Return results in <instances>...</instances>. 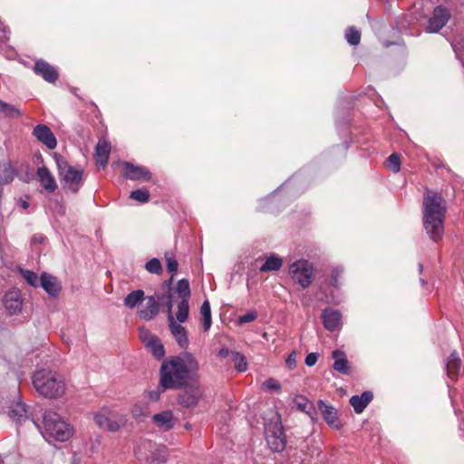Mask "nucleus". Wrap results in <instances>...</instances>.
<instances>
[{
  "label": "nucleus",
  "mask_w": 464,
  "mask_h": 464,
  "mask_svg": "<svg viewBox=\"0 0 464 464\" xmlns=\"http://www.w3.org/2000/svg\"><path fill=\"white\" fill-rule=\"evenodd\" d=\"M198 370V362L189 353L172 356L163 361L160 370V385L163 390L185 387Z\"/></svg>",
  "instance_id": "1"
},
{
  "label": "nucleus",
  "mask_w": 464,
  "mask_h": 464,
  "mask_svg": "<svg viewBox=\"0 0 464 464\" xmlns=\"http://www.w3.org/2000/svg\"><path fill=\"white\" fill-rule=\"evenodd\" d=\"M422 223L428 237L435 243L444 235L447 203L441 193L427 190L423 198Z\"/></svg>",
  "instance_id": "2"
},
{
  "label": "nucleus",
  "mask_w": 464,
  "mask_h": 464,
  "mask_svg": "<svg viewBox=\"0 0 464 464\" xmlns=\"http://www.w3.org/2000/svg\"><path fill=\"white\" fill-rule=\"evenodd\" d=\"M175 293L178 294L180 301L178 304V311L176 313V320L171 317L169 321L170 333L181 349H187L189 344L188 331L180 324L185 323L188 318L190 298V287L187 279L183 278L178 281Z\"/></svg>",
  "instance_id": "3"
},
{
  "label": "nucleus",
  "mask_w": 464,
  "mask_h": 464,
  "mask_svg": "<svg viewBox=\"0 0 464 464\" xmlns=\"http://www.w3.org/2000/svg\"><path fill=\"white\" fill-rule=\"evenodd\" d=\"M33 423L40 430L43 437L46 440H53L57 441L68 440L73 433V430L70 424L65 422L61 416L53 411H46L43 415V428L32 420Z\"/></svg>",
  "instance_id": "4"
},
{
  "label": "nucleus",
  "mask_w": 464,
  "mask_h": 464,
  "mask_svg": "<svg viewBox=\"0 0 464 464\" xmlns=\"http://www.w3.org/2000/svg\"><path fill=\"white\" fill-rule=\"evenodd\" d=\"M33 384L35 390L46 398H58L65 392L63 378L58 373L45 369L34 372Z\"/></svg>",
  "instance_id": "5"
},
{
  "label": "nucleus",
  "mask_w": 464,
  "mask_h": 464,
  "mask_svg": "<svg viewBox=\"0 0 464 464\" xmlns=\"http://www.w3.org/2000/svg\"><path fill=\"white\" fill-rule=\"evenodd\" d=\"M61 183L65 190L77 193L82 186L83 169L81 166L73 167L61 155H53Z\"/></svg>",
  "instance_id": "6"
},
{
  "label": "nucleus",
  "mask_w": 464,
  "mask_h": 464,
  "mask_svg": "<svg viewBox=\"0 0 464 464\" xmlns=\"http://www.w3.org/2000/svg\"><path fill=\"white\" fill-rule=\"evenodd\" d=\"M314 267L312 263L305 259H299L289 266V274L293 280L304 289L308 288L312 284Z\"/></svg>",
  "instance_id": "7"
},
{
  "label": "nucleus",
  "mask_w": 464,
  "mask_h": 464,
  "mask_svg": "<svg viewBox=\"0 0 464 464\" xmlns=\"http://www.w3.org/2000/svg\"><path fill=\"white\" fill-rule=\"evenodd\" d=\"M94 421L99 428L114 432L126 424L127 419L118 411L104 409L95 413Z\"/></svg>",
  "instance_id": "8"
},
{
  "label": "nucleus",
  "mask_w": 464,
  "mask_h": 464,
  "mask_svg": "<svg viewBox=\"0 0 464 464\" xmlns=\"http://www.w3.org/2000/svg\"><path fill=\"white\" fill-rule=\"evenodd\" d=\"M266 439L268 447L275 452H281L286 445L283 425L280 421H270L265 427Z\"/></svg>",
  "instance_id": "9"
},
{
  "label": "nucleus",
  "mask_w": 464,
  "mask_h": 464,
  "mask_svg": "<svg viewBox=\"0 0 464 464\" xmlns=\"http://www.w3.org/2000/svg\"><path fill=\"white\" fill-rule=\"evenodd\" d=\"M450 18V11L442 6H436L433 10L432 16L429 20L426 31L428 33H438L442 29Z\"/></svg>",
  "instance_id": "10"
},
{
  "label": "nucleus",
  "mask_w": 464,
  "mask_h": 464,
  "mask_svg": "<svg viewBox=\"0 0 464 464\" xmlns=\"http://www.w3.org/2000/svg\"><path fill=\"white\" fill-rule=\"evenodd\" d=\"M122 166L125 179L149 181L151 179V173L143 166H136L128 161H124Z\"/></svg>",
  "instance_id": "11"
},
{
  "label": "nucleus",
  "mask_w": 464,
  "mask_h": 464,
  "mask_svg": "<svg viewBox=\"0 0 464 464\" xmlns=\"http://www.w3.org/2000/svg\"><path fill=\"white\" fill-rule=\"evenodd\" d=\"M41 143L45 145L49 150H53L57 146V140L51 129L45 124H37L32 132Z\"/></svg>",
  "instance_id": "12"
},
{
  "label": "nucleus",
  "mask_w": 464,
  "mask_h": 464,
  "mask_svg": "<svg viewBox=\"0 0 464 464\" xmlns=\"http://www.w3.org/2000/svg\"><path fill=\"white\" fill-rule=\"evenodd\" d=\"M147 303L145 306L138 311V315L144 321L152 320L160 312V304L157 295L145 296Z\"/></svg>",
  "instance_id": "13"
},
{
  "label": "nucleus",
  "mask_w": 464,
  "mask_h": 464,
  "mask_svg": "<svg viewBox=\"0 0 464 464\" xmlns=\"http://www.w3.org/2000/svg\"><path fill=\"white\" fill-rule=\"evenodd\" d=\"M318 408L322 412L324 420L326 423L335 430L341 428V423L337 415V411L334 407L326 404L324 401H318Z\"/></svg>",
  "instance_id": "14"
},
{
  "label": "nucleus",
  "mask_w": 464,
  "mask_h": 464,
  "mask_svg": "<svg viewBox=\"0 0 464 464\" xmlns=\"http://www.w3.org/2000/svg\"><path fill=\"white\" fill-rule=\"evenodd\" d=\"M322 320L324 328L328 331H334L342 325L341 313L332 308L323 310Z\"/></svg>",
  "instance_id": "15"
},
{
  "label": "nucleus",
  "mask_w": 464,
  "mask_h": 464,
  "mask_svg": "<svg viewBox=\"0 0 464 464\" xmlns=\"http://www.w3.org/2000/svg\"><path fill=\"white\" fill-rule=\"evenodd\" d=\"M34 71L42 76L46 82L53 83L58 79V72L51 64L44 60H38L34 63Z\"/></svg>",
  "instance_id": "16"
},
{
  "label": "nucleus",
  "mask_w": 464,
  "mask_h": 464,
  "mask_svg": "<svg viewBox=\"0 0 464 464\" xmlns=\"http://www.w3.org/2000/svg\"><path fill=\"white\" fill-rule=\"evenodd\" d=\"M201 396L198 387L186 388L184 392L179 396V403L185 408H192L198 404Z\"/></svg>",
  "instance_id": "17"
},
{
  "label": "nucleus",
  "mask_w": 464,
  "mask_h": 464,
  "mask_svg": "<svg viewBox=\"0 0 464 464\" xmlns=\"http://www.w3.org/2000/svg\"><path fill=\"white\" fill-rule=\"evenodd\" d=\"M461 360L456 351L452 352L445 362V370L449 379L456 381L460 373Z\"/></svg>",
  "instance_id": "18"
},
{
  "label": "nucleus",
  "mask_w": 464,
  "mask_h": 464,
  "mask_svg": "<svg viewBox=\"0 0 464 464\" xmlns=\"http://www.w3.org/2000/svg\"><path fill=\"white\" fill-rule=\"evenodd\" d=\"M39 285H41L51 296H57L61 291V286L58 284L56 277L47 274L46 272L42 273Z\"/></svg>",
  "instance_id": "19"
},
{
  "label": "nucleus",
  "mask_w": 464,
  "mask_h": 464,
  "mask_svg": "<svg viewBox=\"0 0 464 464\" xmlns=\"http://www.w3.org/2000/svg\"><path fill=\"white\" fill-rule=\"evenodd\" d=\"M4 305L9 314L13 315L22 310L23 300L17 292H9L4 297Z\"/></svg>",
  "instance_id": "20"
},
{
  "label": "nucleus",
  "mask_w": 464,
  "mask_h": 464,
  "mask_svg": "<svg viewBox=\"0 0 464 464\" xmlns=\"http://www.w3.org/2000/svg\"><path fill=\"white\" fill-rule=\"evenodd\" d=\"M373 393L370 391L363 392L361 395H353L350 398V404L356 413H362L372 401Z\"/></svg>",
  "instance_id": "21"
},
{
  "label": "nucleus",
  "mask_w": 464,
  "mask_h": 464,
  "mask_svg": "<svg viewBox=\"0 0 464 464\" xmlns=\"http://www.w3.org/2000/svg\"><path fill=\"white\" fill-rule=\"evenodd\" d=\"M153 423L160 430L169 431L174 427L173 413L170 411H165L152 416Z\"/></svg>",
  "instance_id": "22"
},
{
  "label": "nucleus",
  "mask_w": 464,
  "mask_h": 464,
  "mask_svg": "<svg viewBox=\"0 0 464 464\" xmlns=\"http://www.w3.org/2000/svg\"><path fill=\"white\" fill-rule=\"evenodd\" d=\"M334 359L333 369L342 374L347 375L350 372L349 362L344 352L341 350H334L332 353Z\"/></svg>",
  "instance_id": "23"
},
{
  "label": "nucleus",
  "mask_w": 464,
  "mask_h": 464,
  "mask_svg": "<svg viewBox=\"0 0 464 464\" xmlns=\"http://www.w3.org/2000/svg\"><path fill=\"white\" fill-rule=\"evenodd\" d=\"M9 416L16 423H23L28 419L27 406L20 400L14 402L10 408Z\"/></svg>",
  "instance_id": "24"
},
{
  "label": "nucleus",
  "mask_w": 464,
  "mask_h": 464,
  "mask_svg": "<svg viewBox=\"0 0 464 464\" xmlns=\"http://www.w3.org/2000/svg\"><path fill=\"white\" fill-rule=\"evenodd\" d=\"M111 144L105 140L99 141L95 147V160L100 168H104L110 157Z\"/></svg>",
  "instance_id": "25"
},
{
  "label": "nucleus",
  "mask_w": 464,
  "mask_h": 464,
  "mask_svg": "<svg viewBox=\"0 0 464 464\" xmlns=\"http://www.w3.org/2000/svg\"><path fill=\"white\" fill-rule=\"evenodd\" d=\"M37 175L41 184L47 192L53 193L55 191L57 188L56 181L46 167L38 168Z\"/></svg>",
  "instance_id": "26"
},
{
  "label": "nucleus",
  "mask_w": 464,
  "mask_h": 464,
  "mask_svg": "<svg viewBox=\"0 0 464 464\" xmlns=\"http://www.w3.org/2000/svg\"><path fill=\"white\" fill-rule=\"evenodd\" d=\"M145 300V293L141 289H137L134 291H131L130 294H128L125 298L123 299V304L130 308L133 309L137 305L140 304Z\"/></svg>",
  "instance_id": "27"
},
{
  "label": "nucleus",
  "mask_w": 464,
  "mask_h": 464,
  "mask_svg": "<svg viewBox=\"0 0 464 464\" xmlns=\"http://www.w3.org/2000/svg\"><path fill=\"white\" fill-rule=\"evenodd\" d=\"M146 346L157 359H161L165 355V349L160 340L156 335H151L146 343Z\"/></svg>",
  "instance_id": "28"
},
{
  "label": "nucleus",
  "mask_w": 464,
  "mask_h": 464,
  "mask_svg": "<svg viewBox=\"0 0 464 464\" xmlns=\"http://www.w3.org/2000/svg\"><path fill=\"white\" fill-rule=\"evenodd\" d=\"M283 265V260L276 254L270 255L266 257L265 263L261 266V272L278 271Z\"/></svg>",
  "instance_id": "29"
},
{
  "label": "nucleus",
  "mask_w": 464,
  "mask_h": 464,
  "mask_svg": "<svg viewBox=\"0 0 464 464\" xmlns=\"http://www.w3.org/2000/svg\"><path fill=\"white\" fill-rule=\"evenodd\" d=\"M0 113L11 119H17L22 116V111L16 106L0 100Z\"/></svg>",
  "instance_id": "30"
},
{
  "label": "nucleus",
  "mask_w": 464,
  "mask_h": 464,
  "mask_svg": "<svg viewBox=\"0 0 464 464\" xmlns=\"http://www.w3.org/2000/svg\"><path fill=\"white\" fill-rule=\"evenodd\" d=\"M172 297H173V294H172L171 289H169V291L166 295H157L159 303L167 308L168 322L169 320H171L170 319L171 317H174L172 314V308H173V298Z\"/></svg>",
  "instance_id": "31"
},
{
  "label": "nucleus",
  "mask_w": 464,
  "mask_h": 464,
  "mask_svg": "<svg viewBox=\"0 0 464 464\" xmlns=\"http://www.w3.org/2000/svg\"><path fill=\"white\" fill-rule=\"evenodd\" d=\"M200 314L203 319L204 331H208L212 324L210 304L208 300H205L200 307Z\"/></svg>",
  "instance_id": "32"
},
{
  "label": "nucleus",
  "mask_w": 464,
  "mask_h": 464,
  "mask_svg": "<svg viewBox=\"0 0 464 464\" xmlns=\"http://www.w3.org/2000/svg\"><path fill=\"white\" fill-rule=\"evenodd\" d=\"M168 460V449L165 446H158L151 454L152 463H165Z\"/></svg>",
  "instance_id": "33"
},
{
  "label": "nucleus",
  "mask_w": 464,
  "mask_h": 464,
  "mask_svg": "<svg viewBox=\"0 0 464 464\" xmlns=\"http://www.w3.org/2000/svg\"><path fill=\"white\" fill-rule=\"evenodd\" d=\"M295 401L296 408L299 411L305 412L307 415L313 418L312 411H314V407L305 397L297 395L295 399Z\"/></svg>",
  "instance_id": "34"
},
{
  "label": "nucleus",
  "mask_w": 464,
  "mask_h": 464,
  "mask_svg": "<svg viewBox=\"0 0 464 464\" xmlns=\"http://www.w3.org/2000/svg\"><path fill=\"white\" fill-rule=\"evenodd\" d=\"M232 362L237 372H243L247 369V362L246 357L238 352H231Z\"/></svg>",
  "instance_id": "35"
},
{
  "label": "nucleus",
  "mask_w": 464,
  "mask_h": 464,
  "mask_svg": "<svg viewBox=\"0 0 464 464\" xmlns=\"http://www.w3.org/2000/svg\"><path fill=\"white\" fill-rule=\"evenodd\" d=\"M20 272L28 285H30L34 287L39 286L40 278L38 277V276L35 272H34L32 270H27V269H21Z\"/></svg>",
  "instance_id": "36"
},
{
  "label": "nucleus",
  "mask_w": 464,
  "mask_h": 464,
  "mask_svg": "<svg viewBox=\"0 0 464 464\" xmlns=\"http://www.w3.org/2000/svg\"><path fill=\"white\" fill-rule=\"evenodd\" d=\"M345 38L351 45H358L361 40V33L354 27H349L346 30Z\"/></svg>",
  "instance_id": "37"
},
{
  "label": "nucleus",
  "mask_w": 464,
  "mask_h": 464,
  "mask_svg": "<svg viewBox=\"0 0 464 464\" xmlns=\"http://www.w3.org/2000/svg\"><path fill=\"white\" fill-rule=\"evenodd\" d=\"M386 167L394 173L401 169V159L396 153L390 155L386 160Z\"/></svg>",
  "instance_id": "38"
},
{
  "label": "nucleus",
  "mask_w": 464,
  "mask_h": 464,
  "mask_svg": "<svg viewBox=\"0 0 464 464\" xmlns=\"http://www.w3.org/2000/svg\"><path fill=\"white\" fill-rule=\"evenodd\" d=\"M145 269L150 274L160 275L162 272V266L160 261L154 257L145 264Z\"/></svg>",
  "instance_id": "39"
},
{
  "label": "nucleus",
  "mask_w": 464,
  "mask_h": 464,
  "mask_svg": "<svg viewBox=\"0 0 464 464\" xmlns=\"http://www.w3.org/2000/svg\"><path fill=\"white\" fill-rule=\"evenodd\" d=\"M130 198L140 203H146L150 199V192L147 189H136L130 192Z\"/></svg>",
  "instance_id": "40"
},
{
  "label": "nucleus",
  "mask_w": 464,
  "mask_h": 464,
  "mask_svg": "<svg viewBox=\"0 0 464 464\" xmlns=\"http://www.w3.org/2000/svg\"><path fill=\"white\" fill-rule=\"evenodd\" d=\"M263 386L270 391L279 393L282 390L281 384L274 378H268L263 382Z\"/></svg>",
  "instance_id": "41"
},
{
  "label": "nucleus",
  "mask_w": 464,
  "mask_h": 464,
  "mask_svg": "<svg viewBox=\"0 0 464 464\" xmlns=\"http://www.w3.org/2000/svg\"><path fill=\"white\" fill-rule=\"evenodd\" d=\"M343 273V268L341 266H336L332 271L331 285L336 289L340 287L339 278L342 276Z\"/></svg>",
  "instance_id": "42"
},
{
  "label": "nucleus",
  "mask_w": 464,
  "mask_h": 464,
  "mask_svg": "<svg viewBox=\"0 0 464 464\" xmlns=\"http://www.w3.org/2000/svg\"><path fill=\"white\" fill-rule=\"evenodd\" d=\"M256 317L257 314L256 311H248L238 318V322L240 324H243L255 321Z\"/></svg>",
  "instance_id": "43"
},
{
  "label": "nucleus",
  "mask_w": 464,
  "mask_h": 464,
  "mask_svg": "<svg viewBox=\"0 0 464 464\" xmlns=\"http://www.w3.org/2000/svg\"><path fill=\"white\" fill-rule=\"evenodd\" d=\"M296 357H297L296 352L293 351V352L290 353V354L286 358L285 364H286V366L289 369L293 370V369L295 368V366H296Z\"/></svg>",
  "instance_id": "44"
},
{
  "label": "nucleus",
  "mask_w": 464,
  "mask_h": 464,
  "mask_svg": "<svg viewBox=\"0 0 464 464\" xmlns=\"http://www.w3.org/2000/svg\"><path fill=\"white\" fill-rule=\"evenodd\" d=\"M167 269L171 274H175L177 272L178 262L174 257H167Z\"/></svg>",
  "instance_id": "45"
},
{
  "label": "nucleus",
  "mask_w": 464,
  "mask_h": 464,
  "mask_svg": "<svg viewBox=\"0 0 464 464\" xmlns=\"http://www.w3.org/2000/svg\"><path fill=\"white\" fill-rule=\"evenodd\" d=\"M317 360H318V353H310L306 355L304 362L307 366L311 367L316 363Z\"/></svg>",
  "instance_id": "46"
},
{
  "label": "nucleus",
  "mask_w": 464,
  "mask_h": 464,
  "mask_svg": "<svg viewBox=\"0 0 464 464\" xmlns=\"http://www.w3.org/2000/svg\"><path fill=\"white\" fill-rule=\"evenodd\" d=\"M131 413H132V416L135 418V419H139L140 417H145L147 416L146 412H144V410L139 406V405H135L132 410H131Z\"/></svg>",
  "instance_id": "47"
},
{
  "label": "nucleus",
  "mask_w": 464,
  "mask_h": 464,
  "mask_svg": "<svg viewBox=\"0 0 464 464\" xmlns=\"http://www.w3.org/2000/svg\"><path fill=\"white\" fill-rule=\"evenodd\" d=\"M46 237L44 235L41 234H35L32 237V243L33 244H42L44 242Z\"/></svg>",
  "instance_id": "48"
},
{
  "label": "nucleus",
  "mask_w": 464,
  "mask_h": 464,
  "mask_svg": "<svg viewBox=\"0 0 464 464\" xmlns=\"http://www.w3.org/2000/svg\"><path fill=\"white\" fill-rule=\"evenodd\" d=\"M230 353H230V351H229L227 348L223 347V348H221V349L218 351V357H220V358H226V357H227Z\"/></svg>",
  "instance_id": "49"
},
{
  "label": "nucleus",
  "mask_w": 464,
  "mask_h": 464,
  "mask_svg": "<svg viewBox=\"0 0 464 464\" xmlns=\"http://www.w3.org/2000/svg\"><path fill=\"white\" fill-rule=\"evenodd\" d=\"M149 398L152 401H157L160 399V392L157 391L150 392Z\"/></svg>",
  "instance_id": "50"
},
{
  "label": "nucleus",
  "mask_w": 464,
  "mask_h": 464,
  "mask_svg": "<svg viewBox=\"0 0 464 464\" xmlns=\"http://www.w3.org/2000/svg\"><path fill=\"white\" fill-rule=\"evenodd\" d=\"M20 205L24 209H26L29 207V203L23 199H20Z\"/></svg>",
  "instance_id": "51"
},
{
  "label": "nucleus",
  "mask_w": 464,
  "mask_h": 464,
  "mask_svg": "<svg viewBox=\"0 0 464 464\" xmlns=\"http://www.w3.org/2000/svg\"><path fill=\"white\" fill-rule=\"evenodd\" d=\"M140 446H139V447H137V448L135 449V454H136V456H137V458H138V459H143V457L141 456V454H140Z\"/></svg>",
  "instance_id": "52"
},
{
  "label": "nucleus",
  "mask_w": 464,
  "mask_h": 464,
  "mask_svg": "<svg viewBox=\"0 0 464 464\" xmlns=\"http://www.w3.org/2000/svg\"><path fill=\"white\" fill-rule=\"evenodd\" d=\"M172 280H173V276L170 277V279H169V280L165 281V285H166L169 289H171V288H170V285H171V283H172Z\"/></svg>",
  "instance_id": "53"
},
{
  "label": "nucleus",
  "mask_w": 464,
  "mask_h": 464,
  "mask_svg": "<svg viewBox=\"0 0 464 464\" xmlns=\"http://www.w3.org/2000/svg\"><path fill=\"white\" fill-rule=\"evenodd\" d=\"M142 447L143 448H147V447H151V442L150 441H144L141 443Z\"/></svg>",
  "instance_id": "54"
},
{
  "label": "nucleus",
  "mask_w": 464,
  "mask_h": 464,
  "mask_svg": "<svg viewBox=\"0 0 464 464\" xmlns=\"http://www.w3.org/2000/svg\"><path fill=\"white\" fill-rule=\"evenodd\" d=\"M420 284H421L422 285H426V283H427L423 278H420Z\"/></svg>",
  "instance_id": "55"
},
{
  "label": "nucleus",
  "mask_w": 464,
  "mask_h": 464,
  "mask_svg": "<svg viewBox=\"0 0 464 464\" xmlns=\"http://www.w3.org/2000/svg\"><path fill=\"white\" fill-rule=\"evenodd\" d=\"M422 269H423L422 264H419V270H420V272H422Z\"/></svg>",
  "instance_id": "56"
}]
</instances>
